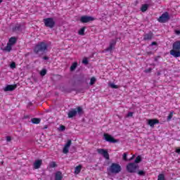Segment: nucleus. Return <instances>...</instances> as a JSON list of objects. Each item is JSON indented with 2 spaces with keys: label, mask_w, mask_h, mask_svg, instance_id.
<instances>
[{
  "label": "nucleus",
  "mask_w": 180,
  "mask_h": 180,
  "mask_svg": "<svg viewBox=\"0 0 180 180\" xmlns=\"http://www.w3.org/2000/svg\"><path fill=\"white\" fill-rule=\"evenodd\" d=\"M151 71H153V68H149L148 69L145 70V72H146V74H148V72H151Z\"/></svg>",
  "instance_id": "nucleus-38"
},
{
  "label": "nucleus",
  "mask_w": 180,
  "mask_h": 180,
  "mask_svg": "<svg viewBox=\"0 0 180 180\" xmlns=\"http://www.w3.org/2000/svg\"><path fill=\"white\" fill-rule=\"evenodd\" d=\"M82 63H83V64H85L86 65H88V63H89L88 59H86V58L83 59Z\"/></svg>",
  "instance_id": "nucleus-40"
},
{
  "label": "nucleus",
  "mask_w": 180,
  "mask_h": 180,
  "mask_svg": "<svg viewBox=\"0 0 180 180\" xmlns=\"http://www.w3.org/2000/svg\"><path fill=\"white\" fill-rule=\"evenodd\" d=\"M160 123V120L157 119H150L148 120V124L150 126V127H154L155 124H158Z\"/></svg>",
  "instance_id": "nucleus-12"
},
{
  "label": "nucleus",
  "mask_w": 180,
  "mask_h": 180,
  "mask_svg": "<svg viewBox=\"0 0 180 180\" xmlns=\"http://www.w3.org/2000/svg\"><path fill=\"white\" fill-rule=\"evenodd\" d=\"M57 167V163L56 162H51L49 163V168H56Z\"/></svg>",
  "instance_id": "nucleus-32"
},
{
  "label": "nucleus",
  "mask_w": 180,
  "mask_h": 180,
  "mask_svg": "<svg viewBox=\"0 0 180 180\" xmlns=\"http://www.w3.org/2000/svg\"><path fill=\"white\" fill-rule=\"evenodd\" d=\"M97 153L100 154L101 155H103L105 160H109V153H108V150L103 148H98L97 149Z\"/></svg>",
  "instance_id": "nucleus-9"
},
{
  "label": "nucleus",
  "mask_w": 180,
  "mask_h": 180,
  "mask_svg": "<svg viewBox=\"0 0 180 180\" xmlns=\"http://www.w3.org/2000/svg\"><path fill=\"white\" fill-rule=\"evenodd\" d=\"M170 55L175 57V58L180 57V41H176L173 44V49L170 51Z\"/></svg>",
  "instance_id": "nucleus-2"
},
{
  "label": "nucleus",
  "mask_w": 180,
  "mask_h": 180,
  "mask_svg": "<svg viewBox=\"0 0 180 180\" xmlns=\"http://www.w3.org/2000/svg\"><path fill=\"white\" fill-rule=\"evenodd\" d=\"M153 38H154V34L151 31H150L148 33H145L143 34V40L145 41H148L150 40H153Z\"/></svg>",
  "instance_id": "nucleus-10"
},
{
  "label": "nucleus",
  "mask_w": 180,
  "mask_h": 180,
  "mask_svg": "<svg viewBox=\"0 0 180 180\" xmlns=\"http://www.w3.org/2000/svg\"><path fill=\"white\" fill-rule=\"evenodd\" d=\"M31 122L33 124H39L41 122V120L40 118H32L31 119Z\"/></svg>",
  "instance_id": "nucleus-21"
},
{
  "label": "nucleus",
  "mask_w": 180,
  "mask_h": 180,
  "mask_svg": "<svg viewBox=\"0 0 180 180\" xmlns=\"http://www.w3.org/2000/svg\"><path fill=\"white\" fill-rule=\"evenodd\" d=\"M109 171L111 174H119V172H122V166L117 163H112Z\"/></svg>",
  "instance_id": "nucleus-3"
},
{
  "label": "nucleus",
  "mask_w": 180,
  "mask_h": 180,
  "mask_svg": "<svg viewBox=\"0 0 180 180\" xmlns=\"http://www.w3.org/2000/svg\"><path fill=\"white\" fill-rule=\"evenodd\" d=\"M173 116H174V111H172L169 112V115L167 116V122H170Z\"/></svg>",
  "instance_id": "nucleus-27"
},
{
  "label": "nucleus",
  "mask_w": 180,
  "mask_h": 180,
  "mask_svg": "<svg viewBox=\"0 0 180 180\" xmlns=\"http://www.w3.org/2000/svg\"><path fill=\"white\" fill-rule=\"evenodd\" d=\"M78 67V63L74 62L70 66V71H74Z\"/></svg>",
  "instance_id": "nucleus-22"
},
{
  "label": "nucleus",
  "mask_w": 180,
  "mask_h": 180,
  "mask_svg": "<svg viewBox=\"0 0 180 180\" xmlns=\"http://www.w3.org/2000/svg\"><path fill=\"white\" fill-rule=\"evenodd\" d=\"M127 117H133V112H128L127 115Z\"/></svg>",
  "instance_id": "nucleus-39"
},
{
  "label": "nucleus",
  "mask_w": 180,
  "mask_h": 180,
  "mask_svg": "<svg viewBox=\"0 0 180 180\" xmlns=\"http://www.w3.org/2000/svg\"><path fill=\"white\" fill-rule=\"evenodd\" d=\"M6 141H11L12 138L11 136H6Z\"/></svg>",
  "instance_id": "nucleus-42"
},
{
  "label": "nucleus",
  "mask_w": 180,
  "mask_h": 180,
  "mask_svg": "<svg viewBox=\"0 0 180 180\" xmlns=\"http://www.w3.org/2000/svg\"><path fill=\"white\" fill-rule=\"evenodd\" d=\"M68 116L70 119L77 116V109H72L70 110L68 113Z\"/></svg>",
  "instance_id": "nucleus-15"
},
{
  "label": "nucleus",
  "mask_w": 180,
  "mask_h": 180,
  "mask_svg": "<svg viewBox=\"0 0 180 180\" xmlns=\"http://www.w3.org/2000/svg\"><path fill=\"white\" fill-rule=\"evenodd\" d=\"M174 33H175V34L179 35L180 34V30H175Z\"/></svg>",
  "instance_id": "nucleus-41"
},
{
  "label": "nucleus",
  "mask_w": 180,
  "mask_h": 180,
  "mask_svg": "<svg viewBox=\"0 0 180 180\" xmlns=\"http://www.w3.org/2000/svg\"><path fill=\"white\" fill-rule=\"evenodd\" d=\"M110 88H112L113 89H117V88H119L118 85H116L113 83L110 84Z\"/></svg>",
  "instance_id": "nucleus-35"
},
{
  "label": "nucleus",
  "mask_w": 180,
  "mask_h": 180,
  "mask_svg": "<svg viewBox=\"0 0 180 180\" xmlns=\"http://www.w3.org/2000/svg\"><path fill=\"white\" fill-rule=\"evenodd\" d=\"M46 74H47V70L43 69L41 70L40 75H41V77H44V75H46Z\"/></svg>",
  "instance_id": "nucleus-33"
},
{
  "label": "nucleus",
  "mask_w": 180,
  "mask_h": 180,
  "mask_svg": "<svg viewBox=\"0 0 180 180\" xmlns=\"http://www.w3.org/2000/svg\"><path fill=\"white\" fill-rule=\"evenodd\" d=\"M17 87L18 86L16 84H13V85L8 84L4 89V92L15 91V89H16Z\"/></svg>",
  "instance_id": "nucleus-11"
},
{
  "label": "nucleus",
  "mask_w": 180,
  "mask_h": 180,
  "mask_svg": "<svg viewBox=\"0 0 180 180\" xmlns=\"http://www.w3.org/2000/svg\"><path fill=\"white\" fill-rule=\"evenodd\" d=\"M11 68H16V63L15 62H12L10 65Z\"/></svg>",
  "instance_id": "nucleus-36"
},
{
  "label": "nucleus",
  "mask_w": 180,
  "mask_h": 180,
  "mask_svg": "<svg viewBox=\"0 0 180 180\" xmlns=\"http://www.w3.org/2000/svg\"><path fill=\"white\" fill-rule=\"evenodd\" d=\"M21 27L22 25H20V24H17L14 27H13V32H20Z\"/></svg>",
  "instance_id": "nucleus-20"
},
{
  "label": "nucleus",
  "mask_w": 180,
  "mask_h": 180,
  "mask_svg": "<svg viewBox=\"0 0 180 180\" xmlns=\"http://www.w3.org/2000/svg\"><path fill=\"white\" fill-rule=\"evenodd\" d=\"M25 57H27V54L25 55Z\"/></svg>",
  "instance_id": "nucleus-49"
},
{
  "label": "nucleus",
  "mask_w": 180,
  "mask_h": 180,
  "mask_svg": "<svg viewBox=\"0 0 180 180\" xmlns=\"http://www.w3.org/2000/svg\"><path fill=\"white\" fill-rule=\"evenodd\" d=\"M96 82V78L95 77H93L90 79L89 85H94Z\"/></svg>",
  "instance_id": "nucleus-29"
},
{
  "label": "nucleus",
  "mask_w": 180,
  "mask_h": 180,
  "mask_svg": "<svg viewBox=\"0 0 180 180\" xmlns=\"http://www.w3.org/2000/svg\"><path fill=\"white\" fill-rule=\"evenodd\" d=\"M134 157H135V155H132V157L129 159L130 160H134Z\"/></svg>",
  "instance_id": "nucleus-47"
},
{
  "label": "nucleus",
  "mask_w": 180,
  "mask_h": 180,
  "mask_svg": "<svg viewBox=\"0 0 180 180\" xmlns=\"http://www.w3.org/2000/svg\"><path fill=\"white\" fill-rule=\"evenodd\" d=\"M77 113H78V115H82L83 110H82V108L80 106H78L77 108Z\"/></svg>",
  "instance_id": "nucleus-30"
},
{
  "label": "nucleus",
  "mask_w": 180,
  "mask_h": 180,
  "mask_svg": "<svg viewBox=\"0 0 180 180\" xmlns=\"http://www.w3.org/2000/svg\"><path fill=\"white\" fill-rule=\"evenodd\" d=\"M12 45L7 43V45L5 48L2 49L3 51H7V53H11L12 51Z\"/></svg>",
  "instance_id": "nucleus-18"
},
{
  "label": "nucleus",
  "mask_w": 180,
  "mask_h": 180,
  "mask_svg": "<svg viewBox=\"0 0 180 180\" xmlns=\"http://www.w3.org/2000/svg\"><path fill=\"white\" fill-rule=\"evenodd\" d=\"M155 60L157 61V58H155Z\"/></svg>",
  "instance_id": "nucleus-50"
},
{
  "label": "nucleus",
  "mask_w": 180,
  "mask_h": 180,
  "mask_svg": "<svg viewBox=\"0 0 180 180\" xmlns=\"http://www.w3.org/2000/svg\"><path fill=\"white\" fill-rule=\"evenodd\" d=\"M148 9V4H143L141 8V12H146Z\"/></svg>",
  "instance_id": "nucleus-24"
},
{
  "label": "nucleus",
  "mask_w": 180,
  "mask_h": 180,
  "mask_svg": "<svg viewBox=\"0 0 180 180\" xmlns=\"http://www.w3.org/2000/svg\"><path fill=\"white\" fill-rule=\"evenodd\" d=\"M158 180H165V175L164 174H160L158 176Z\"/></svg>",
  "instance_id": "nucleus-31"
},
{
  "label": "nucleus",
  "mask_w": 180,
  "mask_h": 180,
  "mask_svg": "<svg viewBox=\"0 0 180 180\" xmlns=\"http://www.w3.org/2000/svg\"><path fill=\"white\" fill-rule=\"evenodd\" d=\"M138 175H139V176H146V171L138 170Z\"/></svg>",
  "instance_id": "nucleus-26"
},
{
  "label": "nucleus",
  "mask_w": 180,
  "mask_h": 180,
  "mask_svg": "<svg viewBox=\"0 0 180 180\" xmlns=\"http://www.w3.org/2000/svg\"><path fill=\"white\" fill-rule=\"evenodd\" d=\"M60 130H62V131H63V130H65V126L61 125V126L60 127Z\"/></svg>",
  "instance_id": "nucleus-43"
},
{
  "label": "nucleus",
  "mask_w": 180,
  "mask_h": 180,
  "mask_svg": "<svg viewBox=\"0 0 180 180\" xmlns=\"http://www.w3.org/2000/svg\"><path fill=\"white\" fill-rule=\"evenodd\" d=\"M139 162H141V156L138 155L136 158L135 159L134 164H139Z\"/></svg>",
  "instance_id": "nucleus-25"
},
{
  "label": "nucleus",
  "mask_w": 180,
  "mask_h": 180,
  "mask_svg": "<svg viewBox=\"0 0 180 180\" xmlns=\"http://www.w3.org/2000/svg\"><path fill=\"white\" fill-rule=\"evenodd\" d=\"M94 18L88 15H83L80 18V22L82 23H88L89 22L94 21Z\"/></svg>",
  "instance_id": "nucleus-8"
},
{
  "label": "nucleus",
  "mask_w": 180,
  "mask_h": 180,
  "mask_svg": "<svg viewBox=\"0 0 180 180\" xmlns=\"http://www.w3.org/2000/svg\"><path fill=\"white\" fill-rule=\"evenodd\" d=\"M139 168V165L134 163V162H131L129 163L127 165V170L130 173L133 174L137 171V169Z\"/></svg>",
  "instance_id": "nucleus-5"
},
{
  "label": "nucleus",
  "mask_w": 180,
  "mask_h": 180,
  "mask_svg": "<svg viewBox=\"0 0 180 180\" xmlns=\"http://www.w3.org/2000/svg\"><path fill=\"white\" fill-rule=\"evenodd\" d=\"M43 22L46 26V27H49L50 29H53L54 26H56V21L53 18H47L43 20Z\"/></svg>",
  "instance_id": "nucleus-4"
},
{
  "label": "nucleus",
  "mask_w": 180,
  "mask_h": 180,
  "mask_svg": "<svg viewBox=\"0 0 180 180\" xmlns=\"http://www.w3.org/2000/svg\"><path fill=\"white\" fill-rule=\"evenodd\" d=\"M18 41V39H16L15 37H11L8 39V42L7 44H10V46H13L14 44H16V42Z\"/></svg>",
  "instance_id": "nucleus-16"
},
{
  "label": "nucleus",
  "mask_w": 180,
  "mask_h": 180,
  "mask_svg": "<svg viewBox=\"0 0 180 180\" xmlns=\"http://www.w3.org/2000/svg\"><path fill=\"white\" fill-rule=\"evenodd\" d=\"M72 143V141H71V139H69L68 142L65 143V146L70 148V147H71Z\"/></svg>",
  "instance_id": "nucleus-34"
},
{
  "label": "nucleus",
  "mask_w": 180,
  "mask_h": 180,
  "mask_svg": "<svg viewBox=\"0 0 180 180\" xmlns=\"http://www.w3.org/2000/svg\"><path fill=\"white\" fill-rule=\"evenodd\" d=\"M49 45L47 44V43L44 41H41L34 46V54L42 56L43 54H46V53H47Z\"/></svg>",
  "instance_id": "nucleus-1"
},
{
  "label": "nucleus",
  "mask_w": 180,
  "mask_h": 180,
  "mask_svg": "<svg viewBox=\"0 0 180 180\" xmlns=\"http://www.w3.org/2000/svg\"><path fill=\"white\" fill-rule=\"evenodd\" d=\"M41 164H43L42 160H37L34 163V169H39L40 167H41Z\"/></svg>",
  "instance_id": "nucleus-14"
},
{
  "label": "nucleus",
  "mask_w": 180,
  "mask_h": 180,
  "mask_svg": "<svg viewBox=\"0 0 180 180\" xmlns=\"http://www.w3.org/2000/svg\"><path fill=\"white\" fill-rule=\"evenodd\" d=\"M63 179V173L61 172H56L55 174V180H62Z\"/></svg>",
  "instance_id": "nucleus-17"
},
{
  "label": "nucleus",
  "mask_w": 180,
  "mask_h": 180,
  "mask_svg": "<svg viewBox=\"0 0 180 180\" xmlns=\"http://www.w3.org/2000/svg\"><path fill=\"white\" fill-rule=\"evenodd\" d=\"M4 0H0V4H2V1H3Z\"/></svg>",
  "instance_id": "nucleus-48"
},
{
  "label": "nucleus",
  "mask_w": 180,
  "mask_h": 180,
  "mask_svg": "<svg viewBox=\"0 0 180 180\" xmlns=\"http://www.w3.org/2000/svg\"><path fill=\"white\" fill-rule=\"evenodd\" d=\"M124 161H127V153H124L123 154V157H122Z\"/></svg>",
  "instance_id": "nucleus-37"
},
{
  "label": "nucleus",
  "mask_w": 180,
  "mask_h": 180,
  "mask_svg": "<svg viewBox=\"0 0 180 180\" xmlns=\"http://www.w3.org/2000/svg\"><path fill=\"white\" fill-rule=\"evenodd\" d=\"M69 152H70V148H68L67 146H64L63 150V154H68Z\"/></svg>",
  "instance_id": "nucleus-28"
},
{
  "label": "nucleus",
  "mask_w": 180,
  "mask_h": 180,
  "mask_svg": "<svg viewBox=\"0 0 180 180\" xmlns=\"http://www.w3.org/2000/svg\"><path fill=\"white\" fill-rule=\"evenodd\" d=\"M151 46H157V43L155 41H153L151 43Z\"/></svg>",
  "instance_id": "nucleus-45"
},
{
  "label": "nucleus",
  "mask_w": 180,
  "mask_h": 180,
  "mask_svg": "<svg viewBox=\"0 0 180 180\" xmlns=\"http://www.w3.org/2000/svg\"><path fill=\"white\" fill-rule=\"evenodd\" d=\"M103 137H104V140H105V141H108V143H117L118 141L117 139H115V138L109 134H104Z\"/></svg>",
  "instance_id": "nucleus-7"
},
{
  "label": "nucleus",
  "mask_w": 180,
  "mask_h": 180,
  "mask_svg": "<svg viewBox=\"0 0 180 180\" xmlns=\"http://www.w3.org/2000/svg\"><path fill=\"white\" fill-rule=\"evenodd\" d=\"M85 27H82L79 31H78V34L80 36H84L85 34Z\"/></svg>",
  "instance_id": "nucleus-23"
},
{
  "label": "nucleus",
  "mask_w": 180,
  "mask_h": 180,
  "mask_svg": "<svg viewBox=\"0 0 180 180\" xmlns=\"http://www.w3.org/2000/svg\"><path fill=\"white\" fill-rule=\"evenodd\" d=\"M81 169H82V165H79L78 166H77L75 168V174H76L77 175H78V174H79V172H81Z\"/></svg>",
  "instance_id": "nucleus-19"
},
{
  "label": "nucleus",
  "mask_w": 180,
  "mask_h": 180,
  "mask_svg": "<svg viewBox=\"0 0 180 180\" xmlns=\"http://www.w3.org/2000/svg\"><path fill=\"white\" fill-rule=\"evenodd\" d=\"M176 153L177 154H180V148H178L176 149Z\"/></svg>",
  "instance_id": "nucleus-44"
},
{
  "label": "nucleus",
  "mask_w": 180,
  "mask_h": 180,
  "mask_svg": "<svg viewBox=\"0 0 180 180\" xmlns=\"http://www.w3.org/2000/svg\"><path fill=\"white\" fill-rule=\"evenodd\" d=\"M43 60H49V57H47V56H44V57H43Z\"/></svg>",
  "instance_id": "nucleus-46"
},
{
  "label": "nucleus",
  "mask_w": 180,
  "mask_h": 180,
  "mask_svg": "<svg viewBox=\"0 0 180 180\" xmlns=\"http://www.w3.org/2000/svg\"><path fill=\"white\" fill-rule=\"evenodd\" d=\"M115 46H116V40L112 39V40L110 42V46H109V47H108L107 49H105V51H112V50H113V49H115Z\"/></svg>",
  "instance_id": "nucleus-13"
},
{
  "label": "nucleus",
  "mask_w": 180,
  "mask_h": 180,
  "mask_svg": "<svg viewBox=\"0 0 180 180\" xmlns=\"http://www.w3.org/2000/svg\"><path fill=\"white\" fill-rule=\"evenodd\" d=\"M169 20V14L168 12H165L161 15V16L158 19L160 23H166Z\"/></svg>",
  "instance_id": "nucleus-6"
}]
</instances>
